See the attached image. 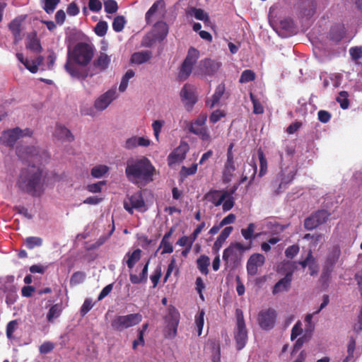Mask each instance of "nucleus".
Returning a JSON list of instances; mask_svg holds the SVG:
<instances>
[{
	"mask_svg": "<svg viewBox=\"0 0 362 362\" xmlns=\"http://www.w3.org/2000/svg\"><path fill=\"white\" fill-rule=\"evenodd\" d=\"M155 172V167L145 156L129 159L125 168V175L127 180L138 186L146 185L152 182Z\"/></svg>",
	"mask_w": 362,
	"mask_h": 362,
	"instance_id": "1",
	"label": "nucleus"
},
{
	"mask_svg": "<svg viewBox=\"0 0 362 362\" xmlns=\"http://www.w3.org/2000/svg\"><path fill=\"white\" fill-rule=\"evenodd\" d=\"M42 170L35 165L23 168L17 178L16 186L23 193L38 197L43 193Z\"/></svg>",
	"mask_w": 362,
	"mask_h": 362,
	"instance_id": "2",
	"label": "nucleus"
},
{
	"mask_svg": "<svg viewBox=\"0 0 362 362\" xmlns=\"http://www.w3.org/2000/svg\"><path fill=\"white\" fill-rule=\"evenodd\" d=\"M67 61L64 65L66 71L74 78L85 79L88 76L86 70L77 67L72 64L81 66L87 65L94 54L93 47H68Z\"/></svg>",
	"mask_w": 362,
	"mask_h": 362,
	"instance_id": "3",
	"label": "nucleus"
},
{
	"mask_svg": "<svg viewBox=\"0 0 362 362\" xmlns=\"http://www.w3.org/2000/svg\"><path fill=\"white\" fill-rule=\"evenodd\" d=\"M296 173L297 168L293 164L282 168L280 173L270 184L272 194L278 195L287 189L288 186L294 180Z\"/></svg>",
	"mask_w": 362,
	"mask_h": 362,
	"instance_id": "4",
	"label": "nucleus"
},
{
	"mask_svg": "<svg viewBox=\"0 0 362 362\" xmlns=\"http://www.w3.org/2000/svg\"><path fill=\"white\" fill-rule=\"evenodd\" d=\"M142 320L140 313H132L126 315H115L111 321V328L115 332H121L134 327Z\"/></svg>",
	"mask_w": 362,
	"mask_h": 362,
	"instance_id": "5",
	"label": "nucleus"
},
{
	"mask_svg": "<svg viewBox=\"0 0 362 362\" xmlns=\"http://www.w3.org/2000/svg\"><path fill=\"white\" fill-rule=\"evenodd\" d=\"M236 327L234 331V339L237 350L243 349L247 341V331L246 329L243 313L240 309H236Z\"/></svg>",
	"mask_w": 362,
	"mask_h": 362,
	"instance_id": "6",
	"label": "nucleus"
},
{
	"mask_svg": "<svg viewBox=\"0 0 362 362\" xmlns=\"http://www.w3.org/2000/svg\"><path fill=\"white\" fill-rule=\"evenodd\" d=\"M199 57V52L193 47L188 50L187 55L182 62L178 78L180 81H185L190 76L193 66L197 62Z\"/></svg>",
	"mask_w": 362,
	"mask_h": 362,
	"instance_id": "7",
	"label": "nucleus"
},
{
	"mask_svg": "<svg viewBox=\"0 0 362 362\" xmlns=\"http://www.w3.org/2000/svg\"><path fill=\"white\" fill-rule=\"evenodd\" d=\"M180 313L173 306L168 308V314L165 317L166 326L164 329V336L167 339H173L177 335L180 322Z\"/></svg>",
	"mask_w": 362,
	"mask_h": 362,
	"instance_id": "8",
	"label": "nucleus"
},
{
	"mask_svg": "<svg viewBox=\"0 0 362 362\" xmlns=\"http://www.w3.org/2000/svg\"><path fill=\"white\" fill-rule=\"evenodd\" d=\"M31 134L32 132L28 129L22 130L19 127H16L4 131L0 137V142L6 146L12 147L20 137L31 136Z\"/></svg>",
	"mask_w": 362,
	"mask_h": 362,
	"instance_id": "9",
	"label": "nucleus"
},
{
	"mask_svg": "<svg viewBox=\"0 0 362 362\" xmlns=\"http://www.w3.org/2000/svg\"><path fill=\"white\" fill-rule=\"evenodd\" d=\"M258 323L259 327L264 330L272 329L276 320V312L273 308L261 310L258 314Z\"/></svg>",
	"mask_w": 362,
	"mask_h": 362,
	"instance_id": "10",
	"label": "nucleus"
},
{
	"mask_svg": "<svg viewBox=\"0 0 362 362\" xmlns=\"http://www.w3.org/2000/svg\"><path fill=\"white\" fill-rule=\"evenodd\" d=\"M180 95L185 108L187 111H190L197 102V97L195 95L194 86L188 83L185 84L181 89Z\"/></svg>",
	"mask_w": 362,
	"mask_h": 362,
	"instance_id": "11",
	"label": "nucleus"
},
{
	"mask_svg": "<svg viewBox=\"0 0 362 362\" xmlns=\"http://www.w3.org/2000/svg\"><path fill=\"white\" fill-rule=\"evenodd\" d=\"M145 206V202L141 192H137L129 197L124 202V208L130 214L134 213L133 209L141 211Z\"/></svg>",
	"mask_w": 362,
	"mask_h": 362,
	"instance_id": "12",
	"label": "nucleus"
},
{
	"mask_svg": "<svg viewBox=\"0 0 362 362\" xmlns=\"http://www.w3.org/2000/svg\"><path fill=\"white\" fill-rule=\"evenodd\" d=\"M298 28L291 19L286 18L279 22L277 33L283 38H286L296 35Z\"/></svg>",
	"mask_w": 362,
	"mask_h": 362,
	"instance_id": "13",
	"label": "nucleus"
},
{
	"mask_svg": "<svg viewBox=\"0 0 362 362\" xmlns=\"http://www.w3.org/2000/svg\"><path fill=\"white\" fill-rule=\"evenodd\" d=\"M189 150V146L187 142L182 141L179 146L175 148L168 156L169 165H172L185 159L186 154Z\"/></svg>",
	"mask_w": 362,
	"mask_h": 362,
	"instance_id": "14",
	"label": "nucleus"
},
{
	"mask_svg": "<svg viewBox=\"0 0 362 362\" xmlns=\"http://www.w3.org/2000/svg\"><path fill=\"white\" fill-rule=\"evenodd\" d=\"M117 97L115 88H112L101 95L94 103V107L99 111L105 110L109 105Z\"/></svg>",
	"mask_w": 362,
	"mask_h": 362,
	"instance_id": "15",
	"label": "nucleus"
},
{
	"mask_svg": "<svg viewBox=\"0 0 362 362\" xmlns=\"http://www.w3.org/2000/svg\"><path fill=\"white\" fill-rule=\"evenodd\" d=\"M265 262V257L259 253L252 255L247 262V272L250 276H255L257 274L258 267H262Z\"/></svg>",
	"mask_w": 362,
	"mask_h": 362,
	"instance_id": "16",
	"label": "nucleus"
},
{
	"mask_svg": "<svg viewBox=\"0 0 362 362\" xmlns=\"http://www.w3.org/2000/svg\"><path fill=\"white\" fill-rule=\"evenodd\" d=\"M68 45H90V39L81 31L72 30L66 37Z\"/></svg>",
	"mask_w": 362,
	"mask_h": 362,
	"instance_id": "17",
	"label": "nucleus"
},
{
	"mask_svg": "<svg viewBox=\"0 0 362 362\" xmlns=\"http://www.w3.org/2000/svg\"><path fill=\"white\" fill-rule=\"evenodd\" d=\"M329 38L334 42L343 41L346 43L349 42L351 40L350 37L346 36L345 27L342 24H337L331 28Z\"/></svg>",
	"mask_w": 362,
	"mask_h": 362,
	"instance_id": "18",
	"label": "nucleus"
},
{
	"mask_svg": "<svg viewBox=\"0 0 362 362\" xmlns=\"http://www.w3.org/2000/svg\"><path fill=\"white\" fill-rule=\"evenodd\" d=\"M251 248V243L248 245H244L240 243H235L230 244L229 247L226 248L223 252V260L228 264L229 258L236 257V252H243Z\"/></svg>",
	"mask_w": 362,
	"mask_h": 362,
	"instance_id": "19",
	"label": "nucleus"
},
{
	"mask_svg": "<svg viewBox=\"0 0 362 362\" xmlns=\"http://www.w3.org/2000/svg\"><path fill=\"white\" fill-rule=\"evenodd\" d=\"M341 255V249L339 245H334L329 250L326 261L325 269L327 272H331L336 263L338 262Z\"/></svg>",
	"mask_w": 362,
	"mask_h": 362,
	"instance_id": "20",
	"label": "nucleus"
},
{
	"mask_svg": "<svg viewBox=\"0 0 362 362\" xmlns=\"http://www.w3.org/2000/svg\"><path fill=\"white\" fill-rule=\"evenodd\" d=\"M23 20L24 18L18 16L12 20L8 24V29L13 36L15 44L18 43L23 38L22 23Z\"/></svg>",
	"mask_w": 362,
	"mask_h": 362,
	"instance_id": "21",
	"label": "nucleus"
},
{
	"mask_svg": "<svg viewBox=\"0 0 362 362\" xmlns=\"http://www.w3.org/2000/svg\"><path fill=\"white\" fill-rule=\"evenodd\" d=\"M16 57L27 69L33 74L38 71V66L42 64L44 60V57L42 56L37 57L35 60H29L27 58H24L22 53H17Z\"/></svg>",
	"mask_w": 362,
	"mask_h": 362,
	"instance_id": "22",
	"label": "nucleus"
},
{
	"mask_svg": "<svg viewBox=\"0 0 362 362\" xmlns=\"http://www.w3.org/2000/svg\"><path fill=\"white\" fill-rule=\"evenodd\" d=\"M293 278V272H288L285 276L278 281L273 287V294H276L282 291H287L291 287Z\"/></svg>",
	"mask_w": 362,
	"mask_h": 362,
	"instance_id": "23",
	"label": "nucleus"
},
{
	"mask_svg": "<svg viewBox=\"0 0 362 362\" xmlns=\"http://www.w3.org/2000/svg\"><path fill=\"white\" fill-rule=\"evenodd\" d=\"M201 69L208 75L216 73L221 66V63L217 60L205 59L200 62Z\"/></svg>",
	"mask_w": 362,
	"mask_h": 362,
	"instance_id": "24",
	"label": "nucleus"
},
{
	"mask_svg": "<svg viewBox=\"0 0 362 362\" xmlns=\"http://www.w3.org/2000/svg\"><path fill=\"white\" fill-rule=\"evenodd\" d=\"M226 197V193L223 194L221 190L217 189H211L205 194V199L213 203L215 206L221 205Z\"/></svg>",
	"mask_w": 362,
	"mask_h": 362,
	"instance_id": "25",
	"label": "nucleus"
},
{
	"mask_svg": "<svg viewBox=\"0 0 362 362\" xmlns=\"http://www.w3.org/2000/svg\"><path fill=\"white\" fill-rule=\"evenodd\" d=\"M153 37L156 40L161 42L163 40L168 33V25L165 22H157L153 27Z\"/></svg>",
	"mask_w": 362,
	"mask_h": 362,
	"instance_id": "26",
	"label": "nucleus"
},
{
	"mask_svg": "<svg viewBox=\"0 0 362 362\" xmlns=\"http://www.w3.org/2000/svg\"><path fill=\"white\" fill-rule=\"evenodd\" d=\"M54 136L59 140L69 142L73 141L74 139V136L71 134V131L61 124H57L54 131Z\"/></svg>",
	"mask_w": 362,
	"mask_h": 362,
	"instance_id": "27",
	"label": "nucleus"
},
{
	"mask_svg": "<svg viewBox=\"0 0 362 362\" xmlns=\"http://www.w3.org/2000/svg\"><path fill=\"white\" fill-rule=\"evenodd\" d=\"M233 228L232 226H226L220 233V235L216 238L214 245L213 250L215 252H218L222 247L223 243L228 238L230 234L232 233Z\"/></svg>",
	"mask_w": 362,
	"mask_h": 362,
	"instance_id": "28",
	"label": "nucleus"
},
{
	"mask_svg": "<svg viewBox=\"0 0 362 362\" xmlns=\"http://www.w3.org/2000/svg\"><path fill=\"white\" fill-rule=\"evenodd\" d=\"M235 170L234 157H227L225 163L223 177L224 182H229Z\"/></svg>",
	"mask_w": 362,
	"mask_h": 362,
	"instance_id": "29",
	"label": "nucleus"
},
{
	"mask_svg": "<svg viewBox=\"0 0 362 362\" xmlns=\"http://www.w3.org/2000/svg\"><path fill=\"white\" fill-rule=\"evenodd\" d=\"M152 57V52L148 50L135 52L131 57V62L141 64L148 62Z\"/></svg>",
	"mask_w": 362,
	"mask_h": 362,
	"instance_id": "30",
	"label": "nucleus"
},
{
	"mask_svg": "<svg viewBox=\"0 0 362 362\" xmlns=\"http://www.w3.org/2000/svg\"><path fill=\"white\" fill-rule=\"evenodd\" d=\"M149 264V260L147 261L146 264L144 265L141 274L140 276H138L136 274H131L129 275L130 281L134 284H138L141 282H146L148 279V268Z\"/></svg>",
	"mask_w": 362,
	"mask_h": 362,
	"instance_id": "31",
	"label": "nucleus"
},
{
	"mask_svg": "<svg viewBox=\"0 0 362 362\" xmlns=\"http://www.w3.org/2000/svg\"><path fill=\"white\" fill-rule=\"evenodd\" d=\"M329 303V296L327 295H325L323 296V301L321 303L320 308L318 310H317L313 314H307L305 317V322L307 323V326L308 327V329L312 331L314 326L312 324V319L313 317V315L315 314H318L324 308H325Z\"/></svg>",
	"mask_w": 362,
	"mask_h": 362,
	"instance_id": "32",
	"label": "nucleus"
},
{
	"mask_svg": "<svg viewBox=\"0 0 362 362\" xmlns=\"http://www.w3.org/2000/svg\"><path fill=\"white\" fill-rule=\"evenodd\" d=\"M165 2L163 0H158L153 3L148 11L146 13L145 19L148 24L151 23V17L156 13L158 8H165Z\"/></svg>",
	"mask_w": 362,
	"mask_h": 362,
	"instance_id": "33",
	"label": "nucleus"
},
{
	"mask_svg": "<svg viewBox=\"0 0 362 362\" xmlns=\"http://www.w3.org/2000/svg\"><path fill=\"white\" fill-rule=\"evenodd\" d=\"M225 92V85L220 83L216 88L214 95H212L211 100L206 102V104L210 106L211 108L214 107L220 100Z\"/></svg>",
	"mask_w": 362,
	"mask_h": 362,
	"instance_id": "34",
	"label": "nucleus"
},
{
	"mask_svg": "<svg viewBox=\"0 0 362 362\" xmlns=\"http://www.w3.org/2000/svg\"><path fill=\"white\" fill-rule=\"evenodd\" d=\"M141 250L140 249H136L132 253L129 252L126 254L127 257L126 263L129 269H132L134 267L136 263L141 259Z\"/></svg>",
	"mask_w": 362,
	"mask_h": 362,
	"instance_id": "35",
	"label": "nucleus"
},
{
	"mask_svg": "<svg viewBox=\"0 0 362 362\" xmlns=\"http://www.w3.org/2000/svg\"><path fill=\"white\" fill-rule=\"evenodd\" d=\"M110 62V57L106 54L101 52L98 58L94 61L93 64L100 71H104L108 67Z\"/></svg>",
	"mask_w": 362,
	"mask_h": 362,
	"instance_id": "36",
	"label": "nucleus"
},
{
	"mask_svg": "<svg viewBox=\"0 0 362 362\" xmlns=\"http://www.w3.org/2000/svg\"><path fill=\"white\" fill-rule=\"evenodd\" d=\"M197 268L204 275L209 274L208 267L210 264L209 257L206 255H201L197 260Z\"/></svg>",
	"mask_w": 362,
	"mask_h": 362,
	"instance_id": "37",
	"label": "nucleus"
},
{
	"mask_svg": "<svg viewBox=\"0 0 362 362\" xmlns=\"http://www.w3.org/2000/svg\"><path fill=\"white\" fill-rule=\"evenodd\" d=\"M43 240L40 237L30 236L25 239V245L28 250L42 246Z\"/></svg>",
	"mask_w": 362,
	"mask_h": 362,
	"instance_id": "38",
	"label": "nucleus"
},
{
	"mask_svg": "<svg viewBox=\"0 0 362 362\" xmlns=\"http://www.w3.org/2000/svg\"><path fill=\"white\" fill-rule=\"evenodd\" d=\"M62 311L61 303H56L53 305L49 310L47 315V319L49 322L52 321L54 318L58 317Z\"/></svg>",
	"mask_w": 362,
	"mask_h": 362,
	"instance_id": "39",
	"label": "nucleus"
},
{
	"mask_svg": "<svg viewBox=\"0 0 362 362\" xmlns=\"http://www.w3.org/2000/svg\"><path fill=\"white\" fill-rule=\"evenodd\" d=\"M205 312L204 310H199L195 315L194 323L197 329V334L200 336L204 324Z\"/></svg>",
	"mask_w": 362,
	"mask_h": 362,
	"instance_id": "40",
	"label": "nucleus"
},
{
	"mask_svg": "<svg viewBox=\"0 0 362 362\" xmlns=\"http://www.w3.org/2000/svg\"><path fill=\"white\" fill-rule=\"evenodd\" d=\"M190 132L193 133L195 135H197L200 139L202 141H206L210 142L211 141V138L209 130L206 127H202L197 129H190Z\"/></svg>",
	"mask_w": 362,
	"mask_h": 362,
	"instance_id": "41",
	"label": "nucleus"
},
{
	"mask_svg": "<svg viewBox=\"0 0 362 362\" xmlns=\"http://www.w3.org/2000/svg\"><path fill=\"white\" fill-rule=\"evenodd\" d=\"M134 75H135V73L132 69H129L125 73V74L122 78L121 83L119 86V90L120 92H124L126 90V89L128 86L129 80L130 78H133L134 76Z\"/></svg>",
	"mask_w": 362,
	"mask_h": 362,
	"instance_id": "42",
	"label": "nucleus"
},
{
	"mask_svg": "<svg viewBox=\"0 0 362 362\" xmlns=\"http://www.w3.org/2000/svg\"><path fill=\"white\" fill-rule=\"evenodd\" d=\"M349 93L347 91L342 90L339 93L336 100L339 103L340 107L343 110H346L349 106Z\"/></svg>",
	"mask_w": 362,
	"mask_h": 362,
	"instance_id": "43",
	"label": "nucleus"
},
{
	"mask_svg": "<svg viewBox=\"0 0 362 362\" xmlns=\"http://www.w3.org/2000/svg\"><path fill=\"white\" fill-rule=\"evenodd\" d=\"M206 119H207V115L206 113L200 114L197 117V118L193 122L191 123V124L189 127V130L190 131V129H193V128H194V129H197L204 127V125L206 123Z\"/></svg>",
	"mask_w": 362,
	"mask_h": 362,
	"instance_id": "44",
	"label": "nucleus"
},
{
	"mask_svg": "<svg viewBox=\"0 0 362 362\" xmlns=\"http://www.w3.org/2000/svg\"><path fill=\"white\" fill-rule=\"evenodd\" d=\"M312 215L314 216L316 222L320 226L327 221L330 214L326 210H319L313 213Z\"/></svg>",
	"mask_w": 362,
	"mask_h": 362,
	"instance_id": "45",
	"label": "nucleus"
},
{
	"mask_svg": "<svg viewBox=\"0 0 362 362\" xmlns=\"http://www.w3.org/2000/svg\"><path fill=\"white\" fill-rule=\"evenodd\" d=\"M258 158L259 160V176L262 177L264 175L267 170V160L264 156L263 151L261 150L258 151Z\"/></svg>",
	"mask_w": 362,
	"mask_h": 362,
	"instance_id": "46",
	"label": "nucleus"
},
{
	"mask_svg": "<svg viewBox=\"0 0 362 362\" xmlns=\"http://www.w3.org/2000/svg\"><path fill=\"white\" fill-rule=\"evenodd\" d=\"M356 349V340L354 338L351 337L347 344V356L342 362H349L354 357V354Z\"/></svg>",
	"mask_w": 362,
	"mask_h": 362,
	"instance_id": "47",
	"label": "nucleus"
},
{
	"mask_svg": "<svg viewBox=\"0 0 362 362\" xmlns=\"http://www.w3.org/2000/svg\"><path fill=\"white\" fill-rule=\"evenodd\" d=\"M24 153L30 156H33L37 154V150L34 146H26V147L17 148V154L19 157L23 158V153ZM27 158H28V156L24 158V159H27Z\"/></svg>",
	"mask_w": 362,
	"mask_h": 362,
	"instance_id": "48",
	"label": "nucleus"
},
{
	"mask_svg": "<svg viewBox=\"0 0 362 362\" xmlns=\"http://www.w3.org/2000/svg\"><path fill=\"white\" fill-rule=\"evenodd\" d=\"M109 168L105 165H100L91 169V175L95 178H100L107 173Z\"/></svg>",
	"mask_w": 362,
	"mask_h": 362,
	"instance_id": "49",
	"label": "nucleus"
},
{
	"mask_svg": "<svg viewBox=\"0 0 362 362\" xmlns=\"http://www.w3.org/2000/svg\"><path fill=\"white\" fill-rule=\"evenodd\" d=\"M250 98L253 105V113L256 115H260L264 112V107L259 100L252 93H250Z\"/></svg>",
	"mask_w": 362,
	"mask_h": 362,
	"instance_id": "50",
	"label": "nucleus"
},
{
	"mask_svg": "<svg viewBox=\"0 0 362 362\" xmlns=\"http://www.w3.org/2000/svg\"><path fill=\"white\" fill-rule=\"evenodd\" d=\"M43 1L42 8L47 13L50 14L54 12L60 0H43Z\"/></svg>",
	"mask_w": 362,
	"mask_h": 362,
	"instance_id": "51",
	"label": "nucleus"
},
{
	"mask_svg": "<svg viewBox=\"0 0 362 362\" xmlns=\"http://www.w3.org/2000/svg\"><path fill=\"white\" fill-rule=\"evenodd\" d=\"M191 13L197 20L203 21L204 22L209 21L208 14L202 8H192Z\"/></svg>",
	"mask_w": 362,
	"mask_h": 362,
	"instance_id": "52",
	"label": "nucleus"
},
{
	"mask_svg": "<svg viewBox=\"0 0 362 362\" xmlns=\"http://www.w3.org/2000/svg\"><path fill=\"white\" fill-rule=\"evenodd\" d=\"M86 279V274L83 272H74L70 279L71 285H78L84 281Z\"/></svg>",
	"mask_w": 362,
	"mask_h": 362,
	"instance_id": "53",
	"label": "nucleus"
},
{
	"mask_svg": "<svg viewBox=\"0 0 362 362\" xmlns=\"http://www.w3.org/2000/svg\"><path fill=\"white\" fill-rule=\"evenodd\" d=\"M125 18L122 16H116L112 22V28L115 32H120L123 30L125 24Z\"/></svg>",
	"mask_w": 362,
	"mask_h": 362,
	"instance_id": "54",
	"label": "nucleus"
},
{
	"mask_svg": "<svg viewBox=\"0 0 362 362\" xmlns=\"http://www.w3.org/2000/svg\"><path fill=\"white\" fill-rule=\"evenodd\" d=\"M105 11L107 13H115L118 10L117 3L115 0H106L104 2Z\"/></svg>",
	"mask_w": 362,
	"mask_h": 362,
	"instance_id": "55",
	"label": "nucleus"
},
{
	"mask_svg": "<svg viewBox=\"0 0 362 362\" xmlns=\"http://www.w3.org/2000/svg\"><path fill=\"white\" fill-rule=\"evenodd\" d=\"M349 54L352 60L356 64H358V61L362 58V47H351L349 49Z\"/></svg>",
	"mask_w": 362,
	"mask_h": 362,
	"instance_id": "56",
	"label": "nucleus"
},
{
	"mask_svg": "<svg viewBox=\"0 0 362 362\" xmlns=\"http://www.w3.org/2000/svg\"><path fill=\"white\" fill-rule=\"evenodd\" d=\"M198 164L193 163L190 167L182 166L180 170V175L184 177L194 175L197 171Z\"/></svg>",
	"mask_w": 362,
	"mask_h": 362,
	"instance_id": "57",
	"label": "nucleus"
},
{
	"mask_svg": "<svg viewBox=\"0 0 362 362\" xmlns=\"http://www.w3.org/2000/svg\"><path fill=\"white\" fill-rule=\"evenodd\" d=\"M107 22L102 21L96 24L94 30L97 35L103 37L107 33Z\"/></svg>",
	"mask_w": 362,
	"mask_h": 362,
	"instance_id": "58",
	"label": "nucleus"
},
{
	"mask_svg": "<svg viewBox=\"0 0 362 362\" xmlns=\"http://www.w3.org/2000/svg\"><path fill=\"white\" fill-rule=\"evenodd\" d=\"M255 78V73L250 69H247L242 72L239 81L240 83H248V82L254 81Z\"/></svg>",
	"mask_w": 362,
	"mask_h": 362,
	"instance_id": "59",
	"label": "nucleus"
},
{
	"mask_svg": "<svg viewBox=\"0 0 362 362\" xmlns=\"http://www.w3.org/2000/svg\"><path fill=\"white\" fill-rule=\"evenodd\" d=\"M95 303H93L90 298H86L81 309L80 314L84 317L94 306Z\"/></svg>",
	"mask_w": 362,
	"mask_h": 362,
	"instance_id": "60",
	"label": "nucleus"
},
{
	"mask_svg": "<svg viewBox=\"0 0 362 362\" xmlns=\"http://www.w3.org/2000/svg\"><path fill=\"white\" fill-rule=\"evenodd\" d=\"M165 122L163 120H155L152 124V128L153 130V134L157 141L159 139V134L161 132L162 127H163Z\"/></svg>",
	"mask_w": 362,
	"mask_h": 362,
	"instance_id": "61",
	"label": "nucleus"
},
{
	"mask_svg": "<svg viewBox=\"0 0 362 362\" xmlns=\"http://www.w3.org/2000/svg\"><path fill=\"white\" fill-rule=\"evenodd\" d=\"M163 247L161 254L172 253L173 252V247L170 242V240L162 238L160 243L159 248Z\"/></svg>",
	"mask_w": 362,
	"mask_h": 362,
	"instance_id": "62",
	"label": "nucleus"
},
{
	"mask_svg": "<svg viewBox=\"0 0 362 362\" xmlns=\"http://www.w3.org/2000/svg\"><path fill=\"white\" fill-rule=\"evenodd\" d=\"M255 228V224L251 223L248 225L247 228H243L241 230V234L243 235L245 240H251L253 236Z\"/></svg>",
	"mask_w": 362,
	"mask_h": 362,
	"instance_id": "63",
	"label": "nucleus"
},
{
	"mask_svg": "<svg viewBox=\"0 0 362 362\" xmlns=\"http://www.w3.org/2000/svg\"><path fill=\"white\" fill-rule=\"evenodd\" d=\"M318 226V223L316 222L315 218L312 214L304 221V227L307 230H313L316 228Z\"/></svg>",
	"mask_w": 362,
	"mask_h": 362,
	"instance_id": "64",
	"label": "nucleus"
}]
</instances>
